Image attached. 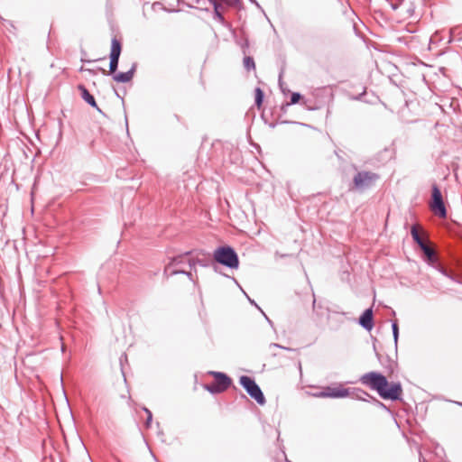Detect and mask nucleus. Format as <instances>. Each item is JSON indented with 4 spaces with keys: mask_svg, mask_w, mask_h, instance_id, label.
<instances>
[{
    "mask_svg": "<svg viewBox=\"0 0 462 462\" xmlns=\"http://www.w3.org/2000/svg\"><path fill=\"white\" fill-rule=\"evenodd\" d=\"M420 462H425V459L421 457V455L420 456Z\"/></svg>",
    "mask_w": 462,
    "mask_h": 462,
    "instance_id": "obj_26",
    "label": "nucleus"
},
{
    "mask_svg": "<svg viewBox=\"0 0 462 462\" xmlns=\"http://www.w3.org/2000/svg\"><path fill=\"white\" fill-rule=\"evenodd\" d=\"M239 383L250 397L254 399L257 403L260 405H263L265 403L264 395L254 379L246 375H242L239 379Z\"/></svg>",
    "mask_w": 462,
    "mask_h": 462,
    "instance_id": "obj_4",
    "label": "nucleus"
},
{
    "mask_svg": "<svg viewBox=\"0 0 462 462\" xmlns=\"http://www.w3.org/2000/svg\"><path fill=\"white\" fill-rule=\"evenodd\" d=\"M392 330H393V339H394V342L396 345L397 341H398V337H399V328H398V324L396 321L393 322Z\"/></svg>",
    "mask_w": 462,
    "mask_h": 462,
    "instance_id": "obj_19",
    "label": "nucleus"
},
{
    "mask_svg": "<svg viewBox=\"0 0 462 462\" xmlns=\"http://www.w3.org/2000/svg\"><path fill=\"white\" fill-rule=\"evenodd\" d=\"M214 376V382L210 384H206L205 388L211 393H219L226 391L231 385V379L224 373L210 372Z\"/></svg>",
    "mask_w": 462,
    "mask_h": 462,
    "instance_id": "obj_5",
    "label": "nucleus"
},
{
    "mask_svg": "<svg viewBox=\"0 0 462 462\" xmlns=\"http://www.w3.org/2000/svg\"><path fill=\"white\" fill-rule=\"evenodd\" d=\"M214 260L227 268L237 269L239 259L236 252L231 246H219L213 254Z\"/></svg>",
    "mask_w": 462,
    "mask_h": 462,
    "instance_id": "obj_3",
    "label": "nucleus"
},
{
    "mask_svg": "<svg viewBox=\"0 0 462 462\" xmlns=\"http://www.w3.org/2000/svg\"><path fill=\"white\" fill-rule=\"evenodd\" d=\"M119 58L110 57L109 74H115L118 67Z\"/></svg>",
    "mask_w": 462,
    "mask_h": 462,
    "instance_id": "obj_17",
    "label": "nucleus"
},
{
    "mask_svg": "<svg viewBox=\"0 0 462 462\" xmlns=\"http://www.w3.org/2000/svg\"><path fill=\"white\" fill-rule=\"evenodd\" d=\"M411 234L415 243L420 246V248L422 250L424 254L429 258V260H433L435 257V253L433 249L430 248L422 239L416 225H413L411 226Z\"/></svg>",
    "mask_w": 462,
    "mask_h": 462,
    "instance_id": "obj_8",
    "label": "nucleus"
},
{
    "mask_svg": "<svg viewBox=\"0 0 462 462\" xmlns=\"http://www.w3.org/2000/svg\"><path fill=\"white\" fill-rule=\"evenodd\" d=\"M248 300H249V301H250V303H251V304L254 305L257 309H259V310H260V308H259V307H258V305L254 302V300H251L250 298H248Z\"/></svg>",
    "mask_w": 462,
    "mask_h": 462,
    "instance_id": "obj_24",
    "label": "nucleus"
},
{
    "mask_svg": "<svg viewBox=\"0 0 462 462\" xmlns=\"http://www.w3.org/2000/svg\"><path fill=\"white\" fill-rule=\"evenodd\" d=\"M430 207L433 213L439 217L445 218L447 217V209L443 201L442 194L436 184L432 186L431 202Z\"/></svg>",
    "mask_w": 462,
    "mask_h": 462,
    "instance_id": "obj_7",
    "label": "nucleus"
},
{
    "mask_svg": "<svg viewBox=\"0 0 462 462\" xmlns=\"http://www.w3.org/2000/svg\"><path fill=\"white\" fill-rule=\"evenodd\" d=\"M213 7H214V18L221 23H224L225 22V18L222 14V13L219 11V8H220V5L219 3L217 2V0H214L213 3H210Z\"/></svg>",
    "mask_w": 462,
    "mask_h": 462,
    "instance_id": "obj_15",
    "label": "nucleus"
},
{
    "mask_svg": "<svg viewBox=\"0 0 462 462\" xmlns=\"http://www.w3.org/2000/svg\"><path fill=\"white\" fill-rule=\"evenodd\" d=\"M285 462H290V461L286 460Z\"/></svg>",
    "mask_w": 462,
    "mask_h": 462,
    "instance_id": "obj_28",
    "label": "nucleus"
},
{
    "mask_svg": "<svg viewBox=\"0 0 462 462\" xmlns=\"http://www.w3.org/2000/svg\"><path fill=\"white\" fill-rule=\"evenodd\" d=\"M189 254L190 252H187L185 254L178 255L172 258L171 261L165 266L164 273L168 276L183 273L191 279L192 274L190 272L187 271V269H190L194 264V262L188 257Z\"/></svg>",
    "mask_w": 462,
    "mask_h": 462,
    "instance_id": "obj_2",
    "label": "nucleus"
},
{
    "mask_svg": "<svg viewBox=\"0 0 462 462\" xmlns=\"http://www.w3.org/2000/svg\"><path fill=\"white\" fill-rule=\"evenodd\" d=\"M360 383L376 391L380 397L385 400L397 401L401 399L402 389L400 383H393L389 387L384 375L377 372H369L360 377Z\"/></svg>",
    "mask_w": 462,
    "mask_h": 462,
    "instance_id": "obj_1",
    "label": "nucleus"
},
{
    "mask_svg": "<svg viewBox=\"0 0 462 462\" xmlns=\"http://www.w3.org/2000/svg\"><path fill=\"white\" fill-rule=\"evenodd\" d=\"M271 346L278 347V348L287 349L286 347H283V346H282L281 345H279V344H275V343L271 344Z\"/></svg>",
    "mask_w": 462,
    "mask_h": 462,
    "instance_id": "obj_23",
    "label": "nucleus"
},
{
    "mask_svg": "<svg viewBox=\"0 0 462 462\" xmlns=\"http://www.w3.org/2000/svg\"><path fill=\"white\" fill-rule=\"evenodd\" d=\"M136 67H137V64L133 63L131 69L128 71L115 73L113 75V79L116 82H121V83H127V82L131 81L134 75V72L136 70Z\"/></svg>",
    "mask_w": 462,
    "mask_h": 462,
    "instance_id": "obj_11",
    "label": "nucleus"
},
{
    "mask_svg": "<svg viewBox=\"0 0 462 462\" xmlns=\"http://www.w3.org/2000/svg\"><path fill=\"white\" fill-rule=\"evenodd\" d=\"M123 358H126V355H122V356L120 357V362L122 363L123 361Z\"/></svg>",
    "mask_w": 462,
    "mask_h": 462,
    "instance_id": "obj_25",
    "label": "nucleus"
},
{
    "mask_svg": "<svg viewBox=\"0 0 462 462\" xmlns=\"http://www.w3.org/2000/svg\"><path fill=\"white\" fill-rule=\"evenodd\" d=\"M121 50V42L116 38H113L111 42L110 57L119 58Z\"/></svg>",
    "mask_w": 462,
    "mask_h": 462,
    "instance_id": "obj_14",
    "label": "nucleus"
},
{
    "mask_svg": "<svg viewBox=\"0 0 462 462\" xmlns=\"http://www.w3.org/2000/svg\"><path fill=\"white\" fill-rule=\"evenodd\" d=\"M378 179V174L372 171H363L355 175L353 182L356 189L364 190L374 185Z\"/></svg>",
    "mask_w": 462,
    "mask_h": 462,
    "instance_id": "obj_6",
    "label": "nucleus"
},
{
    "mask_svg": "<svg viewBox=\"0 0 462 462\" xmlns=\"http://www.w3.org/2000/svg\"><path fill=\"white\" fill-rule=\"evenodd\" d=\"M263 99V92L260 88H255V105L261 106Z\"/></svg>",
    "mask_w": 462,
    "mask_h": 462,
    "instance_id": "obj_18",
    "label": "nucleus"
},
{
    "mask_svg": "<svg viewBox=\"0 0 462 462\" xmlns=\"http://www.w3.org/2000/svg\"><path fill=\"white\" fill-rule=\"evenodd\" d=\"M353 399L365 401V402H370L372 401L374 403L383 406V403H382L380 401H378L376 398L370 395L368 393H366L364 390L361 389H354L353 391H350V395Z\"/></svg>",
    "mask_w": 462,
    "mask_h": 462,
    "instance_id": "obj_10",
    "label": "nucleus"
},
{
    "mask_svg": "<svg viewBox=\"0 0 462 462\" xmlns=\"http://www.w3.org/2000/svg\"><path fill=\"white\" fill-rule=\"evenodd\" d=\"M79 90L80 91L81 97L92 107L96 108L98 112L102 113L101 109L97 106L95 97L88 92V90L83 86L79 85Z\"/></svg>",
    "mask_w": 462,
    "mask_h": 462,
    "instance_id": "obj_13",
    "label": "nucleus"
},
{
    "mask_svg": "<svg viewBox=\"0 0 462 462\" xmlns=\"http://www.w3.org/2000/svg\"><path fill=\"white\" fill-rule=\"evenodd\" d=\"M214 0H208L209 3H213Z\"/></svg>",
    "mask_w": 462,
    "mask_h": 462,
    "instance_id": "obj_27",
    "label": "nucleus"
},
{
    "mask_svg": "<svg viewBox=\"0 0 462 462\" xmlns=\"http://www.w3.org/2000/svg\"><path fill=\"white\" fill-rule=\"evenodd\" d=\"M143 410L144 412H148V417L146 419L145 425H146L147 428H149L151 426V423H152V411L149 409H147L146 407H143Z\"/></svg>",
    "mask_w": 462,
    "mask_h": 462,
    "instance_id": "obj_21",
    "label": "nucleus"
},
{
    "mask_svg": "<svg viewBox=\"0 0 462 462\" xmlns=\"http://www.w3.org/2000/svg\"><path fill=\"white\" fill-rule=\"evenodd\" d=\"M350 395V390L339 385L337 387H327L324 391L317 394L323 398H345Z\"/></svg>",
    "mask_w": 462,
    "mask_h": 462,
    "instance_id": "obj_9",
    "label": "nucleus"
},
{
    "mask_svg": "<svg viewBox=\"0 0 462 462\" xmlns=\"http://www.w3.org/2000/svg\"><path fill=\"white\" fill-rule=\"evenodd\" d=\"M359 324L368 331H370L373 328L374 322L372 309H367L363 312V314L359 318Z\"/></svg>",
    "mask_w": 462,
    "mask_h": 462,
    "instance_id": "obj_12",
    "label": "nucleus"
},
{
    "mask_svg": "<svg viewBox=\"0 0 462 462\" xmlns=\"http://www.w3.org/2000/svg\"><path fill=\"white\" fill-rule=\"evenodd\" d=\"M244 67L247 70L254 69H255V63L252 57L245 56L244 58Z\"/></svg>",
    "mask_w": 462,
    "mask_h": 462,
    "instance_id": "obj_16",
    "label": "nucleus"
},
{
    "mask_svg": "<svg viewBox=\"0 0 462 462\" xmlns=\"http://www.w3.org/2000/svg\"><path fill=\"white\" fill-rule=\"evenodd\" d=\"M238 44L240 45L241 49L243 50V52H246V49L249 47V42L247 39H244L238 42Z\"/></svg>",
    "mask_w": 462,
    "mask_h": 462,
    "instance_id": "obj_22",
    "label": "nucleus"
},
{
    "mask_svg": "<svg viewBox=\"0 0 462 462\" xmlns=\"http://www.w3.org/2000/svg\"><path fill=\"white\" fill-rule=\"evenodd\" d=\"M301 99V95L298 92H293L291 96V101L287 105L297 104Z\"/></svg>",
    "mask_w": 462,
    "mask_h": 462,
    "instance_id": "obj_20",
    "label": "nucleus"
}]
</instances>
